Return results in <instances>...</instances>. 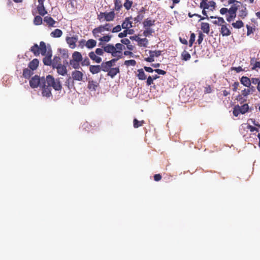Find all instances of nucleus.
Instances as JSON below:
<instances>
[{"mask_svg":"<svg viewBox=\"0 0 260 260\" xmlns=\"http://www.w3.org/2000/svg\"><path fill=\"white\" fill-rule=\"evenodd\" d=\"M96 54L93 52L91 51L89 53L88 55L91 60L95 61L96 63H100L102 61V58L100 57L96 56Z\"/></svg>","mask_w":260,"mask_h":260,"instance_id":"nucleus-20","label":"nucleus"},{"mask_svg":"<svg viewBox=\"0 0 260 260\" xmlns=\"http://www.w3.org/2000/svg\"><path fill=\"white\" fill-rule=\"evenodd\" d=\"M240 112H241V114H245L248 111V109H249L248 105L247 104H245L243 105L242 106H240Z\"/></svg>","mask_w":260,"mask_h":260,"instance_id":"nucleus-40","label":"nucleus"},{"mask_svg":"<svg viewBox=\"0 0 260 260\" xmlns=\"http://www.w3.org/2000/svg\"><path fill=\"white\" fill-rule=\"evenodd\" d=\"M181 57L182 60L187 61L190 59L191 56L187 51L184 50L181 53Z\"/></svg>","mask_w":260,"mask_h":260,"instance_id":"nucleus-36","label":"nucleus"},{"mask_svg":"<svg viewBox=\"0 0 260 260\" xmlns=\"http://www.w3.org/2000/svg\"><path fill=\"white\" fill-rule=\"evenodd\" d=\"M132 4H133V2L132 1L125 0V2L124 3L123 6H124V8L126 10H128L130 9L132 7Z\"/></svg>","mask_w":260,"mask_h":260,"instance_id":"nucleus-47","label":"nucleus"},{"mask_svg":"<svg viewBox=\"0 0 260 260\" xmlns=\"http://www.w3.org/2000/svg\"><path fill=\"white\" fill-rule=\"evenodd\" d=\"M212 92V89L210 85H208L205 87L204 92L205 93H210Z\"/></svg>","mask_w":260,"mask_h":260,"instance_id":"nucleus-62","label":"nucleus"},{"mask_svg":"<svg viewBox=\"0 0 260 260\" xmlns=\"http://www.w3.org/2000/svg\"><path fill=\"white\" fill-rule=\"evenodd\" d=\"M72 78L77 81H82L83 79V74L78 70L74 71L72 72Z\"/></svg>","mask_w":260,"mask_h":260,"instance_id":"nucleus-14","label":"nucleus"},{"mask_svg":"<svg viewBox=\"0 0 260 260\" xmlns=\"http://www.w3.org/2000/svg\"><path fill=\"white\" fill-rule=\"evenodd\" d=\"M111 36L106 35L103 37H101L99 38V41L101 42H108L110 41Z\"/></svg>","mask_w":260,"mask_h":260,"instance_id":"nucleus-48","label":"nucleus"},{"mask_svg":"<svg viewBox=\"0 0 260 260\" xmlns=\"http://www.w3.org/2000/svg\"><path fill=\"white\" fill-rule=\"evenodd\" d=\"M148 41L146 38H143V39L140 38V39L139 40L138 45L141 47L143 46L144 47H146L147 45L148 44Z\"/></svg>","mask_w":260,"mask_h":260,"instance_id":"nucleus-43","label":"nucleus"},{"mask_svg":"<svg viewBox=\"0 0 260 260\" xmlns=\"http://www.w3.org/2000/svg\"><path fill=\"white\" fill-rule=\"evenodd\" d=\"M104 50L107 53L111 54L113 57H116L115 54V48L113 44H108L104 46Z\"/></svg>","mask_w":260,"mask_h":260,"instance_id":"nucleus-12","label":"nucleus"},{"mask_svg":"<svg viewBox=\"0 0 260 260\" xmlns=\"http://www.w3.org/2000/svg\"><path fill=\"white\" fill-rule=\"evenodd\" d=\"M132 17L126 18L121 25V27L123 29H127L132 27V22L131 21Z\"/></svg>","mask_w":260,"mask_h":260,"instance_id":"nucleus-18","label":"nucleus"},{"mask_svg":"<svg viewBox=\"0 0 260 260\" xmlns=\"http://www.w3.org/2000/svg\"><path fill=\"white\" fill-rule=\"evenodd\" d=\"M232 71H235L237 73H239L242 71H244V69H243L240 66L238 67H232L231 68Z\"/></svg>","mask_w":260,"mask_h":260,"instance_id":"nucleus-59","label":"nucleus"},{"mask_svg":"<svg viewBox=\"0 0 260 260\" xmlns=\"http://www.w3.org/2000/svg\"><path fill=\"white\" fill-rule=\"evenodd\" d=\"M201 28L204 33L208 34L210 31L209 24L207 22H202L201 23Z\"/></svg>","mask_w":260,"mask_h":260,"instance_id":"nucleus-34","label":"nucleus"},{"mask_svg":"<svg viewBox=\"0 0 260 260\" xmlns=\"http://www.w3.org/2000/svg\"><path fill=\"white\" fill-rule=\"evenodd\" d=\"M241 92L242 95H243L244 96H246L250 93L251 90L250 89L245 88L244 89L242 90Z\"/></svg>","mask_w":260,"mask_h":260,"instance_id":"nucleus-54","label":"nucleus"},{"mask_svg":"<svg viewBox=\"0 0 260 260\" xmlns=\"http://www.w3.org/2000/svg\"><path fill=\"white\" fill-rule=\"evenodd\" d=\"M247 128L249 129L251 132H253L254 131L258 132V129L256 127L253 126L251 125H248L247 126Z\"/></svg>","mask_w":260,"mask_h":260,"instance_id":"nucleus-61","label":"nucleus"},{"mask_svg":"<svg viewBox=\"0 0 260 260\" xmlns=\"http://www.w3.org/2000/svg\"><path fill=\"white\" fill-rule=\"evenodd\" d=\"M96 45V41L93 39H89L86 41L85 46L88 49H92Z\"/></svg>","mask_w":260,"mask_h":260,"instance_id":"nucleus-28","label":"nucleus"},{"mask_svg":"<svg viewBox=\"0 0 260 260\" xmlns=\"http://www.w3.org/2000/svg\"><path fill=\"white\" fill-rule=\"evenodd\" d=\"M121 26L120 25H117L112 29L111 31L112 32H119L121 30Z\"/></svg>","mask_w":260,"mask_h":260,"instance_id":"nucleus-55","label":"nucleus"},{"mask_svg":"<svg viewBox=\"0 0 260 260\" xmlns=\"http://www.w3.org/2000/svg\"><path fill=\"white\" fill-rule=\"evenodd\" d=\"M240 106L236 105L234 107V109H233V115L237 117L239 115V114L241 113V112H240Z\"/></svg>","mask_w":260,"mask_h":260,"instance_id":"nucleus-45","label":"nucleus"},{"mask_svg":"<svg viewBox=\"0 0 260 260\" xmlns=\"http://www.w3.org/2000/svg\"><path fill=\"white\" fill-rule=\"evenodd\" d=\"M61 64V59L59 56H54L53 59L52 60V66L53 69L56 67H58Z\"/></svg>","mask_w":260,"mask_h":260,"instance_id":"nucleus-30","label":"nucleus"},{"mask_svg":"<svg viewBox=\"0 0 260 260\" xmlns=\"http://www.w3.org/2000/svg\"><path fill=\"white\" fill-rule=\"evenodd\" d=\"M239 85V83L238 82H235L233 85H232V86H233V90L234 91H237V90L238 89V86Z\"/></svg>","mask_w":260,"mask_h":260,"instance_id":"nucleus-64","label":"nucleus"},{"mask_svg":"<svg viewBox=\"0 0 260 260\" xmlns=\"http://www.w3.org/2000/svg\"><path fill=\"white\" fill-rule=\"evenodd\" d=\"M39 63V60L35 58L29 63L28 67L32 71H34L38 68Z\"/></svg>","mask_w":260,"mask_h":260,"instance_id":"nucleus-24","label":"nucleus"},{"mask_svg":"<svg viewBox=\"0 0 260 260\" xmlns=\"http://www.w3.org/2000/svg\"><path fill=\"white\" fill-rule=\"evenodd\" d=\"M80 62L76 61L72 59L70 60V64L72 66V67L75 69H78L80 68Z\"/></svg>","mask_w":260,"mask_h":260,"instance_id":"nucleus-44","label":"nucleus"},{"mask_svg":"<svg viewBox=\"0 0 260 260\" xmlns=\"http://www.w3.org/2000/svg\"><path fill=\"white\" fill-rule=\"evenodd\" d=\"M210 18L217 19V20L213 21V23L214 24H217L220 26H221V25H223V24L225 23V22L222 17L211 16Z\"/></svg>","mask_w":260,"mask_h":260,"instance_id":"nucleus-33","label":"nucleus"},{"mask_svg":"<svg viewBox=\"0 0 260 260\" xmlns=\"http://www.w3.org/2000/svg\"><path fill=\"white\" fill-rule=\"evenodd\" d=\"M62 34L61 29L56 28L50 33V36L52 38H59L62 35Z\"/></svg>","mask_w":260,"mask_h":260,"instance_id":"nucleus-29","label":"nucleus"},{"mask_svg":"<svg viewBox=\"0 0 260 260\" xmlns=\"http://www.w3.org/2000/svg\"><path fill=\"white\" fill-rule=\"evenodd\" d=\"M147 79V81H146V85L147 86H150L151 85V84H152L153 83V80L152 79V78H151V76H149L148 77Z\"/></svg>","mask_w":260,"mask_h":260,"instance_id":"nucleus-60","label":"nucleus"},{"mask_svg":"<svg viewBox=\"0 0 260 260\" xmlns=\"http://www.w3.org/2000/svg\"><path fill=\"white\" fill-rule=\"evenodd\" d=\"M43 20L49 27H56L55 24H56L57 22L51 17L48 16H45Z\"/></svg>","mask_w":260,"mask_h":260,"instance_id":"nucleus-13","label":"nucleus"},{"mask_svg":"<svg viewBox=\"0 0 260 260\" xmlns=\"http://www.w3.org/2000/svg\"><path fill=\"white\" fill-rule=\"evenodd\" d=\"M90 64V60L87 57H86L81 61V65L82 66H88Z\"/></svg>","mask_w":260,"mask_h":260,"instance_id":"nucleus-51","label":"nucleus"},{"mask_svg":"<svg viewBox=\"0 0 260 260\" xmlns=\"http://www.w3.org/2000/svg\"><path fill=\"white\" fill-rule=\"evenodd\" d=\"M240 82L244 86L250 87L251 86V80L250 79L246 76H243L240 79Z\"/></svg>","mask_w":260,"mask_h":260,"instance_id":"nucleus-25","label":"nucleus"},{"mask_svg":"<svg viewBox=\"0 0 260 260\" xmlns=\"http://www.w3.org/2000/svg\"><path fill=\"white\" fill-rule=\"evenodd\" d=\"M66 41L70 48L74 49L76 47V42L78 41V37L77 36L72 37H67Z\"/></svg>","mask_w":260,"mask_h":260,"instance_id":"nucleus-8","label":"nucleus"},{"mask_svg":"<svg viewBox=\"0 0 260 260\" xmlns=\"http://www.w3.org/2000/svg\"><path fill=\"white\" fill-rule=\"evenodd\" d=\"M124 64L127 66H135L136 64V61L135 60H134V59L128 60L125 61Z\"/></svg>","mask_w":260,"mask_h":260,"instance_id":"nucleus-49","label":"nucleus"},{"mask_svg":"<svg viewBox=\"0 0 260 260\" xmlns=\"http://www.w3.org/2000/svg\"><path fill=\"white\" fill-rule=\"evenodd\" d=\"M196 35L194 33H191L190 35V39L189 41V46L191 47L193 42L195 41Z\"/></svg>","mask_w":260,"mask_h":260,"instance_id":"nucleus-52","label":"nucleus"},{"mask_svg":"<svg viewBox=\"0 0 260 260\" xmlns=\"http://www.w3.org/2000/svg\"><path fill=\"white\" fill-rule=\"evenodd\" d=\"M221 1L222 3H224V6H226V4L230 5V4H233L234 3H236V2H237L236 0H221Z\"/></svg>","mask_w":260,"mask_h":260,"instance_id":"nucleus-58","label":"nucleus"},{"mask_svg":"<svg viewBox=\"0 0 260 260\" xmlns=\"http://www.w3.org/2000/svg\"><path fill=\"white\" fill-rule=\"evenodd\" d=\"M57 69V73L62 76H64L67 74V67L64 66L60 64L55 68Z\"/></svg>","mask_w":260,"mask_h":260,"instance_id":"nucleus-19","label":"nucleus"},{"mask_svg":"<svg viewBox=\"0 0 260 260\" xmlns=\"http://www.w3.org/2000/svg\"><path fill=\"white\" fill-rule=\"evenodd\" d=\"M103 49L102 48H96L95 51V53L99 55H103L104 54V52H105L104 50V47H103Z\"/></svg>","mask_w":260,"mask_h":260,"instance_id":"nucleus-57","label":"nucleus"},{"mask_svg":"<svg viewBox=\"0 0 260 260\" xmlns=\"http://www.w3.org/2000/svg\"><path fill=\"white\" fill-rule=\"evenodd\" d=\"M114 5V9L116 11H119L122 7V2L121 0H115Z\"/></svg>","mask_w":260,"mask_h":260,"instance_id":"nucleus-38","label":"nucleus"},{"mask_svg":"<svg viewBox=\"0 0 260 260\" xmlns=\"http://www.w3.org/2000/svg\"><path fill=\"white\" fill-rule=\"evenodd\" d=\"M232 25L235 28H240L244 26V23L241 20H239L233 22Z\"/></svg>","mask_w":260,"mask_h":260,"instance_id":"nucleus-42","label":"nucleus"},{"mask_svg":"<svg viewBox=\"0 0 260 260\" xmlns=\"http://www.w3.org/2000/svg\"><path fill=\"white\" fill-rule=\"evenodd\" d=\"M45 79L47 84L50 87H52L55 90L59 91L61 90L62 85L59 79L55 80L52 76L48 75L46 76Z\"/></svg>","mask_w":260,"mask_h":260,"instance_id":"nucleus-2","label":"nucleus"},{"mask_svg":"<svg viewBox=\"0 0 260 260\" xmlns=\"http://www.w3.org/2000/svg\"><path fill=\"white\" fill-rule=\"evenodd\" d=\"M241 5L240 2H236V4H234L228 11V14L226 15V20L228 22H231L236 17V12L239 7V5Z\"/></svg>","mask_w":260,"mask_h":260,"instance_id":"nucleus-4","label":"nucleus"},{"mask_svg":"<svg viewBox=\"0 0 260 260\" xmlns=\"http://www.w3.org/2000/svg\"><path fill=\"white\" fill-rule=\"evenodd\" d=\"M154 72L160 75H165L166 74V72L161 69H155Z\"/></svg>","mask_w":260,"mask_h":260,"instance_id":"nucleus-63","label":"nucleus"},{"mask_svg":"<svg viewBox=\"0 0 260 260\" xmlns=\"http://www.w3.org/2000/svg\"><path fill=\"white\" fill-rule=\"evenodd\" d=\"M155 22V20H151L150 18H147L143 22L144 27H150V28L151 26L154 25Z\"/></svg>","mask_w":260,"mask_h":260,"instance_id":"nucleus-26","label":"nucleus"},{"mask_svg":"<svg viewBox=\"0 0 260 260\" xmlns=\"http://www.w3.org/2000/svg\"><path fill=\"white\" fill-rule=\"evenodd\" d=\"M72 60L79 62H81L83 59L81 53L78 51H75L72 54Z\"/></svg>","mask_w":260,"mask_h":260,"instance_id":"nucleus-27","label":"nucleus"},{"mask_svg":"<svg viewBox=\"0 0 260 260\" xmlns=\"http://www.w3.org/2000/svg\"><path fill=\"white\" fill-rule=\"evenodd\" d=\"M145 29L143 31V35L145 37H149L152 35V34L154 32L152 29L150 27H145Z\"/></svg>","mask_w":260,"mask_h":260,"instance_id":"nucleus-41","label":"nucleus"},{"mask_svg":"<svg viewBox=\"0 0 260 260\" xmlns=\"http://www.w3.org/2000/svg\"><path fill=\"white\" fill-rule=\"evenodd\" d=\"M102 71L105 72H108L111 68V61L103 62L101 65Z\"/></svg>","mask_w":260,"mask_h":260,"instance_id":"nucleus-17","label":"nucleus"},{"mask_svg":"<svg viewBox=\"0 0 260 260\" xmlns=\"http://www.w3.org/2000/svg\"><path fill=\"white\" fill-rule=\"evenodd\" d=\"M161 51L160 50H155V51H149V55H151V57H158L161 55Z\"/></svg>","mask_w":260,"mask_h":260,"instance_id":"nucleus-46","label":"nucleus"},{"mask_svg":"<svg viewBox=\"0 0 260 260\" xmlns=\"http://www.w3.org/2000/svg\"><path fill=\"white\" fill-rule=\"evenodd\" d=\"M43 19L40 16L35 17L34 19V23L36 25H39L42 24Z\"/></svg>","mask_w":260,"mask_h":260,"instance_id":"nucleus-39","label":"nucleus"},{"mask_svg":"<svg viewBox=\"0 0 260 260\" xmlns=\"http://www.w3.org/2000/svg\"><path fill=\"white\" fill-rule=\"evenodd\" d=\"M32 74V72L31 69H25L23 71V76L24 78L28 79Z\"/></svg>","mask_w":260,"mask_h":260,"instance_id":"nucleus-35","label":"nucleus"},{"mask_svg":"<svg viewBox=\"0 0 260 260\" xmlns=\"http://www.w3.org/2000/svg\"><path fill=\"white\" fill-rule=\"evenodd\" d=\"M138 74H137V77L140 80H144L146 79L147 76L145 75V73L144 71H143V69H139L137 71Z\"/></svg>","mask_w":260,"mask_h":260,"instance_id":"nucleus-31","label":"nucleus"},{"mask_svg":"<svg viewBox=\"0 0 260 260\" xmlns=\"http://www.w3.org/2000/svg\"><path fill=\"white\" fill-rule=\"evenodd\" d=\"M41 87L42 88V94L43 96L49 98L52 96L51 87L47 84L44 77H42V85Z\"/></svg>","mask_w":260,"mask_h":260,"instance_id":"nucleus-5","label":"nucleus"},{"mask_svg":"<svg viewBox=\"0 0 260 260\" xmlns=\"http://www.w3.org/2000/svg\"><path fill=\"white\" fill-rule=\"evenodd\" d=\"M99 86V83L96 81H89L88 83V88L93 91H95L96 88Z\"/></svg>","mask_w":260,"mask_h":260,"instance_id":"nucleus-32","label":"nucleus"},{"mask_svg":"<svg viewBox=\"0 0 260 260\" xmlns=\"http://www.w3.org/2000/svg\"><path fill=\"white\" fill-rule=\"evenodd\" d=\"M144 18V15L142 13H139V14L134 18V21L136 22H140Z\"/></svg>","mask_w":260,"mask_h":260,"instance_id":"nucleus-50","label":"nucleus"},{"mask_svg":"<svg viewBox=\"0 0 260 260\" xmlns=\"http://www.w3.org/2000/svg\"><path fill=\"white\" fill-rule=\"evenodd\" d=\"M220 32L222 36H229L231 34L230 28L228 27L226 24L224 23L221 25Z\"/></svg>","mask_w":260,"mask_h":260,"instance_id":"nucleus-15","label":"nucleus"},{"mask_svg":"<svg viewBox=\"0 0 260 260\" xmlns=\"http://www.w3.org/2000/svg\"><path fill=\"white\" fill-rule=\"evenodd\" d=\"M35 56H38L41 53L43 56L45 55L47 51V47L45 42L41 41L40 43V46L38 44H34L30 49Z\"/></svg>","mask_w":260,"mask_h":260,"instance_id":"nucleus-1","label":"nucleus"},{"mask_svg":"<svg viewBox=\"0 0 260 260\" xmlns=\"http://www.w3.org/2000/svg\"><path fill=\"white\" fill-rule=\"evenodd\" d=\"M119 73V67L111 68L110 70L108 71V76H110L111 78H114L117 73Z\"/></svg>","mask_w":260,"mask_h":260,"instance_id":"nucleus-22","label":"nucleus"},{"mask_svg":"<svg viewBox=\"0 0 260 260\" xmlns=\"http://www.w3.org/2000/svg\"><path fill=\"white\" fill-rule=\"evenodd\" d=\"M200 7L202 9H210L213 11L216 7V3L213 1L202 0Z\"/></svg>","mask_w":260,"mask_h":260,"instance_id":"nucleus-6","label":"nucleus"},{"mask_svg":"<svg viewBox=\"0 0 260 260\" xmlns=\"http://www.w3.org/2000/svg\"><path fill=\"white\" fill-rule=\"evenodd\" d=\"M114 47L116 57L121 58L122 57V50L124 48V46L121 43H117Z\"/></svg>","mask_w":260,"mask_h":260,"instance_id":"nucleus-11","label":"nucleus"},{"mask_svg":"<svg viewBox=\"0 0 260 260\" xmlns=\"http://www.w3.org/2000/svg\"><path fill=\"white\" fill-rule=\"evenodd\" d=\"M103 27L104 28V29L105 30H106V31H111L112 30V25L111 24H110V23H106L104 25H102Z\"/></svg>","mask_w":260,"mask_h":260,"instance_id":"nucleus-53","label":"nucleus"},{"mask_svg":"<svg viewBox=\"0 0 260 260\" xmlns=\"http://www.w3.org/2000/svg\"><path fill=\"white\" fill-rule=\"evenodd\" d=\"M134 127L136 128L142 126L144 123V120L139 121L136 118H135L133 121Z\"/></svg>","mask_w":260,"mask_h":260,"instance_id":"nucleus-37","label":"nucleus"},{"mask_svg":"<svg viewBox=\"0 0 260 260\" xmlns=\"http://www.w3.org/2000/svg\"><path fill=\"white\" fill-rule=\"evenodd\" d=\"M204 35L202 34V32H200L198 36V39L197 42L199 44H201L204 39Z\"/></svg>","mask_w":260,"mask_h":260,"instance_id":"nucleus-56","label":"nucleus"},{"mask_svg":"<svg viewBox=\"0 0 260 260\" xmlns=\"http://www.w3.org/2000/svg\"><path fill=\"white\" fill-rule=\"evenodd\" d=\"M115 16V14L113 11L109 12H100L98 15V19L100 22L104 21H112L114 20Z\"/></svg>","mask_w":260,"mask_h":260,"instance_id":"nucleus-3","label":"nucleus"},{"mask_svg":"<svg viewBox=\"0 0 260 260\" xmlns=\"http://www.w3.org/2000/svg\"><path fill=\"white\" fill-rule=\"evenodd\" d=\"M37 10L38 13L42 16H44L45 15L47 14V11H46L44 4H39L37 6Z\"/></svg>","mask_w":260,"mask_h":260,"instance_id":"nucleus-23","label":"nucleus"},{"mask_svg":"<svg viewBox=\"0 0 260 260\" xmlns=\"http://www.w3.org/2000/svg\"><path fill=\"white\" fill-rule=\"evenodd\" d=\"M237 5H239V4H238ZM238 9L239 17H240L241 19L245 18L247 15V11L246 7V5H243L242 4L241 5L239 4V7L238 8Z\"/></svg>","mask_w":260,"mask_h":260,"instance_id":"nucleus-10","label":"nucleus"},{"mask_svg":"<svg viewBox=\"0 0 260 260\" xmlns=\"http://www.w3.org/2000/svg\"><path fill=\"white\" fill-rule=\"evenodd\" d=\"M45 57L43 59V62L45 65L51 66L52 64V51L50 49L46 51Z\"/></svg>","mask_w":260,"mask_h":260,"instance_id":"nucleus-9","label":"nucleus"},{"mask_svg":"<svg viewBox=\"0 0 260 260\" xmlns=\"http://www.w3.org/2000/svg\"><path fill=\"white\" fill-rule=\"evenodd\" d=\"M29 85L32 88H37L39 86L41 87L42 85V77L40 78L39 76L35 75L30 80Z\"/></svg>","mask_w":260,"mask_h":260,"instance_id":"nucleus-7","label":"nucleus"},{"mask_svg":"<svg viewBox=\"0 0 260 260\" xmlns=\"http://www.w3.org/2000/svg\"><path fill=\"white\" fill-rule=\"evenodd\" d=\"M101 70V67L100 65H91L89 67V71L92 74H98Z\"/></svg>","mask_w":260,"mask_h":260,"instance_id":"nucleus-21","label":"nucleus"},{"mask_svg":"<svg viewBox=\"0 0 260 260\" xmlns=\"http://www.w3.org/2000/svg\"><path fill=\"white\" fill-rule=\"evenodd\" d=\"M105 31V30L103 25H101L99 26L94 28L92 31V33L95 38H97L100 37V34H102Z\"/></svg>","mask_w":260,"mask_h":260,"instance_id":"nucleus-16","label":"nucleus"}]
</instances>
